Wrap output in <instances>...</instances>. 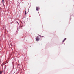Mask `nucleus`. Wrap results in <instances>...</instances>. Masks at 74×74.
<instances>
[{"mask_svg":"<svg viewBox=\"0 0 74 74\" xmlns=\"http://www.w3.org/2000/svg\"><path fill=\"white\" fill-rule=\"evenodd\" d=\"M36 40L37 41H38L40 40V38H39V37L38 36H37L36 38Z\"/></svg>","mask_w":74,"mask_h":74,"instance_id":"obj_1","label":"nucleus"},{"mask_svg":"<svg viewBox=\"0 0 74 74\" xmlns=\"http://www.w3.org/2000/svg\"><path fill=\"white\" fill-rule=\"evenodd\" d=\"M3 3V4L4 3V0H2Z\"/></svg>","mask_w":74,"mask_h":74,"instance_id":"obj_4","label":"nucleus"},{"mask_svg":"<svg viewBox=\"0 0 74 74\" xmlns=\"http://www.w3.org/2000/svg\"><path fill=\"white\" fill-rule=\"evenodd\" d=\"M2 71H1L0 70V74H2Z\"/></svg>","mask_w":74,"mask_h":74,"instance_id":"obj_3","label":"nucleus"},{"mask_svg":"<svg viewBox=\"0 0 74 74\" xmlns=\"http://www.w3.org/2000/svg\"><path fill=\"white\" fill-rule=\"evenodd\" d=\"M66 38H65V39H64V40H63V42H64V41H65V40H66Z\"/></svg>","mask_w":74,"mask_h":74,"instance_id":"obj_6","label":"nucleus"},{"mask_svg":"<svg viewBox=\"0 0 74 74\" xmlns=\"http://www.w3.org/2000/svg\"><path fill=\"white\" fill-rule=\"evenodd\" d=\"M41 37H44V36H41Z\"/></svg>","mask_w":74,"mask_h":74,"instance_id":"obj_7","label":"nucleus"},{"mask_svg":"<svg viewBox=\"0 0 74 74\" xmlns=\"http://www.w3.org/2000/svg\"><path fill=\"white\" fill-rule=\"evenodd\" d=\"M39 10V8L38 7H36V11H38Z\"/></svg>","mask_w":74,"mask_h":74,"instance_id":"obj_2","label":"nucleus"},{"mask_svg":"<svg viewBox=\"0 0 74 74\" xmlns=\"http://www.w3.org/2000/svg\"><path fill=\"white\" fill-rule=\"evenodd\" d=\"M25 12L26 15V11H25Z\"/></svg>","mask_w":74,"mask_h":74,"instance_id":"obj_5","label":"nucleus"}]
</instances>
